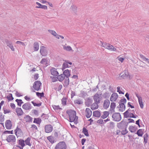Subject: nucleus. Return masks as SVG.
I'll use <instances>...</instances> for the list:
<instances>
[{
  "mask_svg": "<svg viewBox=\"0 0 149 149\" xmlns=\"http://www.w3.org/2000/svg\"><path fill=\"white\" fill-rule=\"evenodd\" d=\"M67 146L65 143L64 141H61L58 143L56 145V149H66Z\"/></svg>",
  "mask_w": 149,
  "mask_h": 149,
  "instance_id": "3",
  "label": "nucleus"
},
{
  "mask_svg": "<svg viewBox=\"0 0 149 149\" xmlns=\"http://www.w3.org/2000/svg\"><path fill=\"white\" fill-rule=\"evenodd\" d=\"M129 131L131 132L134 133L137 130V128L136 127L132 126H129Z\"/></svg>",
  "mask_w": 149,
  "mask_h": 149,
  "instance_id": "26",
  "label": "nucleus"
},
{
  "mask_svg": "<svg viewBox=\"0 0 149 149\" xmlns=\"http://www.w3.org/2000/svg\"><path fill=\"white\" fill-rule=\"evenodd\" d=\"M132 113L130 112L129 113L127 114H126V115H125V114H124V117L127 118H136V117H137V115H134L133 113H134V112L133 110H132Z\"/></svg>",
  "mask_w": 149,
  "mask_h": 149,
  "instance_id": "7",
  "label": "nucleus"
},
{
  "mask_svg": "<svg viewBox=\"0 0 149 149\" xmlns=\"http://www.w3.org/2000/svg\"><path fill=\"white\" fill-rule=\"evenodd\" d=\"M47 139L51 143H54V138L52 136H48Z\"/></svg>",
  "mask_w": 149,
  "mask_h": 149,
  "instance_id": "36",
  "label": "nucleus"
},
{
  "mask_svg": "<svg viewBox=\"0 0 149 149\" xmlns=\"http://www.w3.org/2000/svg\"><path fill=\"white\" fill-rule=\"evenodd\" d=\"M112 118H113V120L115 121L118 122L121 119V115L119 113H114L112 116Z\"/></svg>",
  "mask_w": 149,
  "mask_h": 149,
  "instance_id": "4",
  "label": "nucleus"
},
{
  "mask_svg": "<svg viewBox=\"0 0 149 149\" xmlns=\"http://www.w3.org/2000/svg\"><path fill=\"white\" fill-rule=\"evenodd\" d=\"M109 114V113L108 111H104L103 112V114L101 116V118L103 119H104L108 116Z\"/></svg>",
  "mask_w": 149,
  "mask_h": 149,
  "instance_id": "35",
  "label": "nucleus"
},
{
  "mask_svg": "<svg viewBox=\"0 0 149 149\" xmlns=\"http://www.w3.org/2000/svg\"><path fill=\"white\" fill-rule=\"evenodd\" d=\"M92 102L93 100L91 98H87L86 101L85 102L86 105L88 107L92 103Z\"/></svg>",
  "mask_w": 149,
  "mask_h": 149,
  "instance_id": "23",
  "label": "nucleus"
},
{
  "mask_svg": "<svg viewBox=\"0 0 149 149\" xmlns=\"http://www.w3.org/2000/svg\"><path fill=\"white\" fill-rule=\"evenodd\" d=\"M81 95L82 97H84L87 95V93L86 92H85L84 91H82L81 93Z\"/></svg>",
  "mask_w": 149,
  "mask_h": 149,
  "instance_id": "48",
  "label": "nucleus"
},
{
  "mask_svg": "<svg viewBox=\"0 0 149 149\" xmlns=\"http://www.w3.org/2000/svg\"><path fill=\"white\" fill-rule=\"evenodd\" d=\"M33 48L35 51H37L39 49V45L38 43L35 42L33 44Z\"/></svg>",
  "mask_w": 149,
  "mask_h": 149,
  "instance_id": "30",
  "label": "nucleus"
},
{
  "mask_svg": "<svg viewBox=\"0 0 149 149\" xmlns=\"http://www.w3.org/2000/svg\"><path fill=\"white\" fill-rule=\"evenodd\" d=\"M122 73H121L120 74V76L122 77L123 78L125 79L128 76V72L126 71H125V72L123 73V74Z\"/></svg>",
  "mask_w": 149,
  "mask_h": 149,
  "instance_id": "29",
  "label": "nucleus"
},
{
  "mask_svg": "<svg viewBox=\"0 0 149 149\" xmlns=\"http://www.w3.org/2000/svg\"><path fill=\"white\" fill-rule=\"evenodd\" d=\"M116 106V103L115 102H111L110 105V110L113 111V112H114V109Z\"/></svg>",
  "mask_w": 149,
  "mask_h": 149,
  "instance_id": "34",
  "label": "nucleus"
},
{
  "mask_svg": "<svg viewBox=\"0 0 149 149\" xmlns=\"http://www.w3.org/2000/svg\"><path fill=\"white\" fill-rule=\"evenodd\" d=\"M109 43H102V46L104 47L105 48L107 49L108 47V46L109 45Z\"/></svg>",
  "mask_w": 149,
  "mask_h": 149,
  "instance_id": "57",
  "label": "nucleus"
},
{
  "mask_svg": "<svg viewBox=\"0 0 149 149\" xmlns=\"http://www.w3.org/2000/svg\"><path fill=\"white\" fill-rule=\"evenodd\" d=\"M110 104V102L109 100H105L104 101L103 104V108L104 109H107L109 107Z\"/></svg>",
  "mask_w": 149,
  "mask_h": 149,
  "instance_id": "15",
  "label": "nucleus"
},
{
  "mask_svg": "<svg viewBox=\"0 0 149 149\" xmlns=\"http://www.w3.org/2000/svg\"><path fill=\"white\" fill-rule=\"evenodd\" d=\"M117 58L118 60H119L122 63L123 62V61L124 60V59L123 58L120 57V56H118Z\"/></svg>",
  "mask_w": 149,
  "mask_h": 149,
  "instance_id": "64",
  "label": "nucleus"
},
{
  "mask_svg": "<svg viewBox=\"0 0 149 149\" xmlns=\"http://www.w3.org/2000/svg\"><path fill=\"white\" fill-rule=\"evenodd\" d=\"M117 92L119 93L120 94H124L123 92H122L120 90V88L118 86L117 87Z\"/></svg>",
  "mask_w": 149,
  "mask_h": 149,
  "instance_id": "59",
  "label": "nucleus"
},
{
  "mask_svg": "<svg viewBox=\"0 0 149 149\" xmlns=\"http://www.w3.org/2000/svg\"><path fill=\"white\" fill-rule=\"evenodd\" d=\"M41 122V119L39 118H34V120L33 121L34 123H36L37 124H39Z\"/></svg>",
  "mask_w": 149,
  "mask_h": 149,
  "instance_id": "38",
  "label": "nucleus"
},
{
  "mask_svg": "<svg viewBox=\"0 0 149 149\" xmlns=\"http://www.w3.org/2000/svg\"><path fill=\"white\" fill-rule=\"evenodd\" d=\"M66 113L69 115L70 122H72L75 121V123L78 119V117L76 116V112L74 111L70 110L67 111Z\"/></svg>",
  "mask_w": 149,
  "mask_h": 149,
  "instance_id": "1",
  "label": "nucleus"
},
{
  "mask_svg": "<svg viewBox=\"0 0 149 149\" xmlns=\"http://www.w3.org/2000/svg\"><path fill=\"white\" fill-rule=\"evenodd\" d=\"M93 116L96 117H99L100 116V113L98 111H95L93 112Z\"/></svg>",
  "mask_w": 149,
  "mask_h": 149,
  "instance_id": "32",
  "label": "nucleus"
},
{
  "mask_svg": "<svg viewBox=\"0 0 149 149\" xmlns=\"http://www.w3.org/2000/svg\"><path fill=\"white\" fill-rule=\"evenodd\" d=\"M100 95L97 93H96L93 96V99L95 102L100 103Z\"/></svg>",
  "mask_w": 149,
  "mask_h": 149,
  "instance_id": "12",
  "label": "nucleus"
},
{
  "mask_svg": "<svg viewBox=\"0 0 149 149\" xmlns=\"http://www.w3.org/2000/svg\"><path fill=\"white\" fill-rule=\"evenodd\" d=\"M47 61V60L46 59L43 58L42 59L41 61H40V63L41 64H44L46 63Z\"/></svg>",
  "mask_w": 149,
  "mask_h": 149,
  "instance_id": "60",
  "label": "nucleus"
},
{
  "mask_svg": "<svg viewBox=\"0 0 149 149\" xmlns=\"http://www.w3.org/2000/svg\"><path fill=\"white\" fill-rule=\"evenodd\" d=\"M36 8H41L44 9H47V7L45 5H42L41 6H36Z\"/></svg>",
  "mask_w": 149,
  "mask_h": 149,
  "instance_id": "50",
  "label": "nucleus"
},
{
  "mask_svg": "<svg viewBox=\"0 0 149 149\" xmlns=\"http://www.w3.org/2000/svg\"><path fill=\"white\" fill-rule=\"evenodd\" d=\"M82 132L86 136H89L88 131L85 128H83Z\"/></svg>",
  "mask_w": 149,
  "mask_h": 149,
  "instance_id": "41",
  "label": "nucleus"
},
{
  "mask_svg": "<svg viewBox=\"0 0 149 149\" xmlns=\"http://www.w3.org/2000/svg\"><path fill=\"white\" fill-rule=\"evenodd\" d=\"M140 57L142 58L143 61H146L149 64V59L146 58L142 54L140 55Z\"/></svg>",
  "mask_w": 149,
  "mask_h": 149,
  "instance_id": "40",
  "label": "nucleus"
},
{
  "mask_svg": "<svg viewBox=\"0 0 149 149\" xmlns=\"http://www.w3.org/2000/svg\"><path fill=\"white\" fill-rule=\"evenodd\" d=\"M24 142V141L23 139H20L19 140V144L22 147H24L25 146Z\"/></svg>",
  "mask_w": 149,
  "mask_h": 149,
  "instance_id": "42",
  "label": "nucleus"
},
{
  "mask_svg": "<svg viewBox=\"0 0 149 149\" xmlns=\"http://www.w3.org/2000/svg\"><path fill=\"white\" fill-rule=\"evenodd\" d=\"M53 109L55 110H58L59 109H61L59 106H55L54 105L53 107Z\"/></svg>",
  "mask_w": 149,
  "mask_h": 149,
  "instance_id": "62",
  "label": "nucleus"
},
{
  "mask_svg": "<svg viewBox=\"0 0 149 149\" xmlns=\"http://www.w3.org/2000/svg\"><path fill=\"white\" fill-rule=\"evenodd\" d=\"M70 10L72 12L76 13L77 12V8L76 6L72 5L71 6L70 8Z\"/></svg>",
  "mask_w": 149,
  "mask_h": 149,
  "instance_id": "27",
  "label": "nucleus"
},
{
  "mask_svg": "<svg viewBox=\"0 0 149 149\" xmlns=\"http://www.w3.org/2000/svg\"><path fill=\"white\" fill-rule=\"evenodd\" d=\"M40 52L43 56H46L47 54V52L45 47L42 46L40 47Z\"/></svg>",
  "mask_w": 149,
  "mask_h": 149,
  "instance_id": "8",
  "label": "nucleus"
},
{
  "mask_svg": "<svg viewBox=\"0 0 149 149\" xmlns=\"http://www.w3.org/2000/svg\"><path fill=\"white\" fill-rule=\"evenodd\" d=\"M86 116L87 118H90L92 114V112L91 110L88 108H86Z\"/></svg>",
  "mask_w": 149,
  "mask_h": 149,
  "instance_id": "18",
  "label": "nucleus"
},
{
  "mask_svg": "<svg viewBox=\"0 0 149 149\" xmlns=\"http://www.w3.org/2000/svg\"><path fill=\"white\" fill-rule=\"evenodd\" d=\"M118 96L116 93H114L112 94L110 98L111 102H114L116 100Z\"/></svg>",
  "mask_w": 149,
  "mask_h": 149,
  "instance_id": "16",
  "label": "nucleus"
},
{
  "mask_svg": "<svg viewBox=\"0 0 149 149\" xmlns=\"http://www.w3.org/2000/svg\"><path fill=\"white\" fill-rule=\"evenodd\" d=\"M128 132L126 128H125V130H123L121 132V134L122 135H125Z\"/></svg>",
  "mask_w": 149,
  "mask_h": 149,
  "instance_id": "61",
  "label": "nucleus"
},
{
  "mask_svg": "<svg viewBox=\"0 0 149 149\" xmlns=\"http://www.w3.org/2000/svg\"><path fill=\"white\" fill-rule=\"evenodd\" d=\"M26 122H31L32 121V118L29 115L27 116L25 118Z\"/></svg>",
  "mask_w": 149,
  "mask_h": 149,
  "instance_id": "37",
  "label": "nucleus"
},
{
  "mask_svg": "<svg viewBox=\"0 0 149 149\" xmlns=\"http://www.w3.org/2000/svg\"><path fill=\"white\" fill-rule=\"evenodd\" d=\"M7 98L9 101H11L13 100L14 98L13 97L11 93H10L7 97Z\"/></svg>",
  "mask_w": 149,
  "mask_h": 149,
  "instance_id": "43",
  "label": "nucleus"
},
{
  "mask_svg": "<svg viewBox=\"0 0 149 149\" xmlns=\"http://www.w3.org/2000/svg\"><path fill=\"white\" fill-rule=\"evenodd\" d=\"M75 104H83V102L80 100H77L74 101Z\"/></svg>",
  "mask_w": 149,
  "mask_h": 149,
  "instance_id": "44",
  "label": "nucleus"
},
{
  "mask_svg": "<svg viewBox=\"0 0 149 149\" xmlns=\"http://www.w3.org/2000/svg\"><path fill=\"white\" fill-rule=\"evenodd\" d=\"M48 31L54 36H55L56 33L55 31L51 30H48Z\"/></svg>",
  "mask_w": 149,
  "mask_h": 149,
  "instance_id": "53",
  "label": "nucleus"
},
{
  "mask_svg": "<svg viewBox=\"0 0 149 149\" xmlns=\"http://www.w3.org/2000/svg\"><path fill=\"white\" fill-rule=\"evenodd\" d=\"M23 109L26 110H29L32 108L31 104L29 102H27L24 104L22 106Z\"/></svg>",
  "mask_w": 149,
  "mask_h": 149,
  "instance_id": "10",
  "label": "nucleus"
},
{
  "mask_svg": "<svg viewBox=\"0 0 149 149\" xmlns=\"http://www.w3.org/2000/svg\"><path fill=\"white\" fill-rule=\"evenodd\" d=\"M42 84L41 82L38 81H35L33 85V88L34 89L37 91H39L41 89L40 86Z\"/></svg>",
  "mask_w": 149,
  "mask_h": 149,
  "instance_id": "5",
  "label": "nucleus"
},
{
  "mask_svg": "<svg viewBox=\"0 0 149 149\" xmlns=\"http://www.w3.org/2000/svg\"><path fill=\"white\" fill-rule=\"evenodd\" d=\"M63 49H64L69 51L72 50V48L70 46H64Z\"/></svg>",
  "mask_w": 149,
  "mask_h": 149,
  "instance_id": "47",
  "label": "nucleus"
},
{
  "mask_svg": "<svg viewBox=\"0 0 149 149\" xmlns=\"http://www.w3.org/2000/svg\"><path fill=\"white\" fill-rule=\"evenodd\" d=\"M19 101H21V99H17L15 100V101L17 102V105L20 107L21 106V102Z\"/></svg>",
  "mask_w": 149,
  "mask_h": 149,
  "instance_id": "56",
  "label": "nucleus"
},
{
  "mask_svg": "<svg viewBox=\"0 0 149 149\" xmlns=\"http://www.w3.org/2000/svg\"><path fill=\"white\" fill-rule=\"evenodd\" d=\"M16 111L17 113V116H22L24 113V112L22 111V109L20 108H16Z\"/></svg>",
  "mask_w": 149,
  "mask_h": 149,
  "instance_id": "21",
  "label": "nucleus"
},
{
  "mask_svg": "<svg viewBox=\"0 0 149 149\" xmlns=\"http://www.w3.org/2000/svg\"><path fill=\"white\" fill-rule=\"evenodd\" d=\"M15 95L17 97H20L22 96V95L20 93L18 92L17 91H16V93L15 94Z\"/></svg>",
  "mask_w": 149,
  "mask_h": 149,
  "instance_id": "63",
  "label": "nucleus"
},
{
  "mask_svg": "<svg viewBox=\"0 0 149 149\" xmlns=\"http://www.w3.org/2000/svg\"><path fill=\"white\" fill-rule=\"evenodd\" d=\"M136 95L138 98L139 102L141 108L142 109L143 108V104L142 98L141 97L139 96L136 93Z\"/></svg>",
  "mask_w": 149,
  "mask_h": 149,
  "instance_id": "17",
  "label": "nucleus"
},
{
  "mask_svg": "<svg viewBox=\"0 0 149 149\" xmlns=\"http://www.w3.org/2000/svg\"><path fill=\"white\" fill-rule=\"evenodd\" d=\"M65 77L64 75L63 74L58 75L57 78L59 81H62L64 79Z\"/></svg>",
  "mask_w": 149,
  "mask_h": 149,
  "instance_id": "28",
  "label": "nucleus"
},
{
  "mask_svg": "<svg viewBox=\"0 0 149 149\" xmlns=\"http://www.w3.org/2000/svg\"><path fill=\"white\" fill-rule=\"evenodd\" d=\"M3 109L4 113V114L9 113L11 112L10 110L9 109H5L4 108H3Z\"/></svg>",
  "mask_w": 149,
  "mask_h": 149,
  "instance_id": "55",
  "label": "nucleus"
},
{
  "mask_svg": "<svg viewBox=\"0 0 149 149\" xmlns=\"http://www.w3.org/2000/svg\"><path fill=\"white\" fill-rule=\"evenodd\" d=\"M5 42L7 45L11 49L12 51H14L15 50L14 48L11 41L6 39L5 40Z\"/></svg>",
  "mask_w": 149,
  "mask_h": 149,
  "instance_id": "14",
  "label": "nucleus"
},
{
  "mask_svg": "<svg viewBox=\"0 0 149 149\" xmlns=\"http://www.w3.org/2000/svg\"><path fill=\"white\" fill-rule=\"evenodd\" d=\"M36 95L38 97H43L44 96V93L43 92L40 93L39 92H36Z\"/></svg>",
  "mask_w": 149,
  "mask_h": 149,
  "instance_id": "46",
  "label": "nucleus"
},
{
  "mask_svg": "<svg viewBox=\"0 0 149 149\" xmlns=\"http://www.w3.org/2000/svg\"><path fill=\"white\" fill-rule=\"evenodd\" d=\"M50 71L51 74L53 75L57 76L59 74L58 72L56 70V69L55 68L51 69Z\"/></svg>",
  "mask_w": 149,
  "mask_h": 149,
  "instance_id": "22",
  "label": "nucleus"
},
{
  "mask_svg": "<svg viewBox=\"0 0 149 149\" xmlns=\"http://www.w3.org/2000/svg\"><path fill=\"white\" fill-rule=\"evenodd\" d=\"M16 43L20 45H21L23 46H25V45L24 43H23V42H21V41H17L16 42Z\"/></svg>",
  "mask_w": 149,
  "mask_h": 149,
  "instance_id": "58",
  "label": "nucleus"
},
{
  "mask_svg": "<svg viewBox=\"0 0 149 149\" xmlns=\"http://www.w3.org/2000/svg\"><path fill=\"white\" fill-rule=\"evenodd\" d=\"M62 65V70L63 71L65 68L70 67V66H69L68 64L70 65L72 64V63L69 62L68 61L65 60Z\"/></svg>",
  "mask_w": 149,
  "mask_h": 149,
  "instance_id": "9",
  "label": "nucleus"
},
{
  "mask_svg": "<svg viewBox=\"0 0 149 149\" xmlns=\"http://www.w3.org/2000/svg\"><path fill=\"white\" fill-rule=\"evenodd\" d=\"M128 124V123L122 120L120 123H118L117 127L120 129H123L125 127L126 128Z\"/></svg>",
  "mask_w": 149,
  "mask_h": 149,
  "instance_id": "6",
  "label": "nucleus"
},
{
  "mask_svg": "<svg viewBox=\"0 0 149 149\" xmlns=\"http://www.w3.org/2000/svg\"><path fill=\"white\" fill-rule=\"evenodd\" d=\"M62 104L63 105L66 104V98L65 97H63L61 100Z\"/></svg>",
  "mask_w": 149,
  "mask_h": 149,
  "instance_id": "45",
  "label": "nucleus"
},
{
  "mask_svg": "<svg viewBox=\"0 0 149 149\" xmlns=\"http://www.w3.org/2000/svg\"><path fill=\"white\" fill-rule=\"evenodd\" d=\"M107 49L111 51H115L116 50V49L114 48L113 45L110 44H109V45L108 46V47L107 48Z\"/></svg>",
  "mask_w": 149,
  "mask_h": 149,
  "instance_id": "31",
  "label": "nucleus"
},
{
  "mask_svg": "<svg viewBox=\"0 0 149 149\" xmlns=\"http://www.w3.org/2000/svg\"><path fill=\"white\" fill-rule=\"evenodd\" d=\"M5 126L6 128L8 130L11 129L12 126L11 122L10 120H7L5 123Z\"/></svg>",
  "mask_w": 149,
  "mask_h": 149,
  "instance_id": "20",
  "label": "nucleus"
},
{
  "mask_svg": "<svg viewBox=\"0 0 149 149\" xmlns=\"http://www.w3.org/2000/svg\"><path fill=\"white\" fill-rule=\"evenodd\" d=\"M99 103L96 102L93 103L91 106V108L92 110H94L97 109L98 108V104Z\"/></svg>",
  "mask_w": 149,
  "mask_h": 149,
  "instance_id": "25",
  "label": "nucleus"
},
{
  "mask_svg": "<svg viewBox=\"0 0 149 149\" xmlns=\"http://www.w3.org/2000/svg\"><path fill=\"white\" fill-rule=\"evenodd\" d=\"M32 103L33 105L34 106H37L39 107L41 105V103H40L39 104H37L34 102L33 101L31 102Z\"/></svg>",
  "mask_w": 149,
  "mask_h": 149,
  "instance_id": "49",
  "label": "nucleus"
},
{
  "mask_svg": "<svg viewBox=\"0 0 149 149\" xmlns=\"http://www.w3.org/2000/svg\"><path fill=\"white\" fill-rule=\"evenodd\" d=\"M51 78L52 79V81L53 82H54L57 81L58 78L57 77H51Z\"/></svg>",
  "mask_w": 149,
  "mask_h": 149,
  "instance_id": "52",
  "label": "nucleus"
},
{
  "mask_svg": "<svg viewBox=\"0 0 149 149\" xmlns=\"http://www.w3.org/2000/svg\"><path fill=\"white\" fill-rule=\"evenodd\" d=\"M63 74L66 77H69L70 75V71L68 69L65 70L63 71Z\"/></svg>",
  "mask_w": 149,
  "mask_h": 149,
  "instance_id": "24",
  "label": "nucleus"
},
{
  "mask_svg": "<svg viewBox=\"0 0 149 149\" xmlns=\"http://www.w3.org/2000/svg\"><path fill=\"white\" fill-rule=\"evenodd\" d=\"M6 140L8 142H15L16 140L15 136L14 135H10L7 137Z\"/></svg>",
  "mask_w": 149,
  "mask_h": 149,
  "instance_id": "11",
  "label": "nucleus"
},
{
  "mask_svg": "<svg viewBox=\"0 0 149 149\" xmlns=\"http://www.w3.org/2000/svg\"><path fill=\"white\" fill-rule=\"evenodd\" d=\"M136 134L138 136H142L143 134V131L142 129H139L137 131Z\"/></svg>",
  "mask_w": 149,
  "mask_h": 149,
  "instance_id": "33",
  "label": "nucleus"
},
{
  "mask_svg": "<svg viewBox=\"0 0 149 149\" xmlns=\"http://www.w3.org/2000/svg\"><path fill=\"white\" fill-rule=\"evenodd\" d=\"M126 100L125 98L122 99L119 102V105L117 107V108H119V111H123L125 110V107L124 104L126 103Z\"/></svg>",
  "mask_w": 149,
  "mask_h": 149,
  "instance_id": "2",
  "label": "nucleus"
},
{
  "mask_svg": "<svg viewBox=\"0 0 149 149\" xmlns=\"http://www.w3.org/2000/svg\"><path fill=\"white\" fill-rule=\"evenodd\" d=\"M15 134L17 137L20 136L22 134V132L20 129L18 128L17 127L16 129L15 130Z\"/></svg>",
  "mask_w": 149,
  "mask_h": 149,
  "instance_id": "19",
  "label": "nucleus"
},
{
  "mask_svg": "<svg viewBox=\"0 0 149 149\" xmlns=\"http://www.w3.org/2000/svg\"><path fill=\"white\" fill-rule=\"evenodd\" d=\"M109 127L111 128H113L114 127V123L112 122H110Z\"/></svg>",
  "mask_w": 149,
  "mask_h": 149,
  "instance_id": "54",
  "label": "nucleus"
},
{
  "mask_svg": "<svg viewBox=\"0 0 149 149\" xmlns=\"http://www.w3.org/2000/svg\"><path fill=\"white\" fill-rule=\"evenodd\" d=\"M53 127L51 125H46L45 127V130L46 133H49L52 131Z\"/></svg>",
  "mask_w": 149,
  "mask_h": 149,
  "instance_id": "13",
  "label": "nucleus"
},
{
  "mask_svg": "<svg viewBox=\"0 0 149 149\" xmlns=\"http://www.w3.org/2000/svg\"><path fill=\"white\" fill-rule=\"evenodd\" d=\"M65 83L67 85H68L69 84V80L68 77H66L65 80Z\"/></svg>",
  "mask_w": 149,
  "mask_h": 149,
  "instance_id": "51",
  "label": "nucleus"
},
{
  "mask_svg": "<svg viewBox=\"0 0 149 149\" xmlns=\"http://www.w3.org/2000/svg\"><path fill=\"white\" fill-rule=\"evenodd\" d=\"M31 140V138L28 137L25 140V142L26 145H28L29 146H31V144L30 143V141Z\"/></svg>",
  "mask_w": 149,
  "mask_h": 149,
  "instance_id": "39",
  "label": "nucleus"
}]
</instances>
